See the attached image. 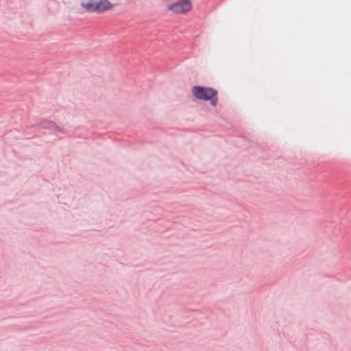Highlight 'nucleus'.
I'll return each mask as SVG.
<instances>
[{"label": "nucleus", "instance_id": "obj_1", "mask_svg": "<svg viewBox=\"0 0 351 351\" xmlns=\"http://www.w3.org/2000/svg\"><path fill=\"white\" fill-rule=\"evenodd\" d=\"M192 93L199 99L205 101L210 100V104L213 106H215L217 104V91L214 88L195 86L192 88Z\"/></svg>", "mask_w": 351, "mask_h": 351}, {"label": "nucleus", "instance_id": "obj_4", "mask_svg": "<svg viewBox=\"0 0 351 351\" xmlns=\"http://www.w3.org/2000/svg\"><path fill=\"white\" fill-rule=\"evenodd\" d=\"M81 5L89 12H97V2H93L92 0L82 2Z\"/></svg>", "mask_w": 351, "mask_h": 351}, {"label": "nucleus", "instance_id": "obj_2", "mask_svg": "<svg viewBox=\"0 0 351 351\" xmlns=\"http://www.w3.org/2000/svg\"><path fill=\"white\" fill-rule=\"evenodd\" d=\"M192 8L191 0H177L171 5H167V9L174 14H184Z\"/></svg>", "mask_w": 351, "mask_h": 351}, {"label": "nucleus", "instance_id": "obj_3", "mask_svg": "<svg viewBox=\"0 0 351 351\" xmlns=\"http://www.w3.org/2000/svg\"><path fill=\"white\" fill-rule=\"evenodd\" d=\"M112 3L108 0H99L97 1V12H102L112 9Z\"/></svg>", "mask_w": 351, "mask_h": 351}, {"label": "nucleus", "instance_id": "obj_5", "mask_svg": "<svg viewBox=\"0 0 351 351\" xmlns=\"http://www.w3.org/2000/svg\"><path fill=\"white\" fill-rule=\"evenodd\" d=\"M164 1L167 3V5H171V3H174L177 0H164Z\"/></svg>", "mask_w": 351, "mask_h": 351}]
</instances>
